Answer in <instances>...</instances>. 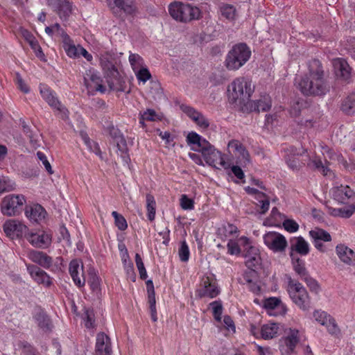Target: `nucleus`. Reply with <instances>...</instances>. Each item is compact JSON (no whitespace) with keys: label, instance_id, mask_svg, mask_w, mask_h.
Returning a JSON list of instances; mask_svg holds the SVG:
<instances>
[{"label":"nucleus","instance_id":"58","mask_svg":"<svg viewBox=\"0 0 355 355\" xmlns=\"http://www.w3.org/2000/svg\"><path fill=\"white\" fill-rule=\"evenodd\" d=\"M37 157L38 159H40L42 162V164L44 165V166L45 169L46 170V171L48 172V173L52 174L53 173V171L52 170L51 164L49 163V162L47 159L46 156L42 152L38 151L37 153Z\"/></svg>","mask_w":355,"mask_h":355},{"label":"nucleus","instance_id":"35","mask_svg":"<svg viewBox=\"0 0 355 355\" xmlns=\"http://www.w3.org/2000/svg\"><path fill=\"white\" fill-rule=\"evenodd\" d=\"M115 142L118 149V154L121 156L123 162L125 164H128L130 162V157L128 154V148L125 137H121V139L116 141Z\"/></svg>","mask_w":355,"mask_h":355},{"label":"nucleus","instance_id":"52","mask_svg":"<svg viewBox=\"0 0 355 355\" xmlns=\"http://www.w3.org/2000/svg\"><path fill=\"white\" fill-rule=\"evenodd\" d=\"M135 262L137 267L138 268L139 275L141 279H146L147 278V272L146 268L144 267V264L143 263L142 259L139 254H136L135 255Z\"/></svg>","mask_w":355,"mask_h":355},{"label":"nucleus","instance_id":"8","mask_svg":"<svg viewBox=\"0 0 355 355\" xmlns=\"http://www.w3.org/2000/svg\"><path fill=\"white\" fill-rule=\"evenodd\" d=\"M40 92L44 100L53 109L58 112L62 119L68 118L69 112L67 109L58 99L55 93L47 85H40Z\"/></svg>","mask_w":355,"mask_h":355},{"label":"nucleus","instance_id":"53","mask_svg":"<svg viewBox=\"0 0 355 355\" xmlns=\"http://www.w3.org/2000/svg\"><path fill=\"white\" fill-rule=\"evenodd\" d=\"M325 326L328 332L332 336H338L340 334V329L334 318H329V321Z\"/></svg>","mask_w":355,"mask_h":355},{"label":"nucleus","instance_id":"3","mask_svg":"<svg viewBox=\"0 0 355 355\" xmlns=\"http://www.w3.org/2000/svg\"><path fill=\"white\" fill-rule=\"evenodd\" d=\"M251 50L243 42L234 44L227 54L225 65L229 70L236 71L243 67L250 58Z\"/></svg>","mask_w":355,"mask_h":355},{"label":"nucleus","instance_id":"25","mask_svg":"<svg viewBox=\"0 0 355 355\" xmlns=\"http://www.w3.org/2000/svg\"><path fill=\"white\" fill-rule=\"evenodd\" d=\"M28 257L33 262L44 268H49L53 263V258L42 251L31 250L28 254Z\"/></svg>","mask_w":355,"mask_h":355},{"label":"nucleus","instance_id":"10","mask_svg":"<svg viewBox=\"0 0 355 355\" xmlns=\"http://www.w3.org/2000/svg\"><path fill=\"white\" fill-rule=\"evenodd\" d=\"M114 15L119 12H123L126 15L135 16L138 9L135 0H106Z\"/></svg>","mask_w":355,"mask_h":355},{"label":"nucleus","instance_id":"1","mask_svg":"<svg viewBox=\"0 0 355 355\" xmlns=\"http://www.w3.org/2000/svg\"><path fill=\"white\" fill-rule=\"evenodd\" d=\"M301 92L306 96L325 95L329 91V85L324 78L321 62L316 59L309 63V71L298 83Z\"/></svg>","mask_w":355,"mask_h":355},{"label":"nucleus","instance_id":"28","mask_svg":"<svg viewBox=\"0 0 355 355\" xmlns=\"http://www.w3.org/2000/svg\"><path fill=\"white\" fill-rule=\"evenodd\" d=\"M54 6L60 18L62 20H67L72 13V3L69 0H55Z\"/></svg>","mask_w":355,"mask_h":355},{"label":"nucleus","instance_id":"19","mask_svg":"<svg viewBox=\"0 0 355 355\" xmlns=\"http://www.w3.org/2000/svg\"><path fill=\"white\" fill-rule=\"evenodd\" d=\"M31 277L39 284L49 287L53 284L52 278L43 270L35 265L27 266Z\"/></svg>","mask_w":355,"mask_h":355},{"label":"nucleus","instance_id":"16","mask_svg":"<svg viewBox=\"0 0 355 355\" xmlns=\"http://www.w3.org/2000/svg\"><path fill=\"white\" fill-rule=\"evenodd\" d=\"M239 241L247 246L245 248L246 251L245 253V259L247 267L251 269L256 268L260 264L261 260L259 250L256 247L249 245L250 240L247 237L242 236L240 238Z\"/></svg>","mask_w":355,"mask_h":355},{"label":"nucleus","instance_id":"47","mask_svg":"<svg viewBox=\"0 0 355 355\" xmlns=\"http://www.w3.org/2000/svg\"><path fill=\"white\" fill-rule=\"evenodd\" d=\"M227 148L230 152L232 151L234 153H237L239 151L242 150L243 153L247 155V150L245 146L241 144V142L236 139H232L229 141Z\"/></svg>","mask_w":355,"mask_h":355},{"label":"nucleus","instance_id":"34","mask_svg":"<svg viewBox=\"0 0 355 355\" xmlns=\"http://www.w3.org/2000/svg\"><path fill=\"white\" fill-rule=\"evenodd\" d=\"M100 65L103 71L105 76L117 75V69L109 60L107 56H101L100 58Z\"/></svg>","mask_w":355,"mask_h":355},{"label":"nucleus","instance_id":"9","mask_svg":"<svg viewBox=\"0 0 355 355\" xmlns=\"http://www.w3.org/2000/svg\"><path fill=\"white\" fill-rule=\"evenodd\" d=\"M220 292L216 279L214 275H211L202 277L196 293L200 298L208 297L212 299L218 296Z\"/></svg>","mask_w":355,"mask_h":355},{"label":"nucleus","instance_id":"7","mask_svg":"<svg viewBox=\"0 0 355 355\" xmlns=\"http://www.w3.org/2000/svg\"><path fill=\"white\" fill-rule=\"evenodd\" d=\"M26 202L23 195L6 196L1 203V211L7 216L18 215L22 210V207Z\"/></svg>","mask_w":355,"mask_h":355},{"label":"nucleus","instance_id":"61","mask_svg":"<svg viewBox=\"0 0 355 355\" xmlns=\"http://www.w3.org/2000/svg\"><path fill=\"white\" fill-rule=\"evenodd\" d=\"M312 163L313 166L315 168L318 169L320 171H321L324 175H327L328 174V172L330 171L329 168L327 166H324L322 164L321 159H314L312 161Z\"/></svg>","mask_w":355,"mask_h":355},{"label":"nucleus","instance_id":"59","mask_svg":"<svg viewBox=\"0 0 355 355\" xmlns=\"http://www.w3.org/2000/svg\"><path fill=\"white\" fill-rule=\"evenodd\" d=\"M227 252L230 254H239L241 252L240 247L238 243L234 240H230L227 243Z\"/></svg>","mask_w":355,"mask_h":355},{"label":"nucleus","instance_id":"49","mask_svg":"<svg viewBox=\"0 0 355 355\" xmlns=\"http://www.w3.org/2000/svg\"><path fill=\"white\" fill-rule=\"evenodd\" d=\"M112 216L114 218V223L116 226L121 231L127 229L128 224L125 218L119 214L117 211H114L112 212Z\"/></svg>","mask_w":355,"mask_h":355},{"label":"nucleus","instance_id":"14","mask_svg":"<svg viewBox=\"0 0 355 355\" xmlns=\"http://www.w3.org/2000/svg\"><path fill=\"white\" fill-rule=\"evenodd\" d=\"M309 236L313 244L318 250L321 252H326L327 251L328 249L324 243L331 241V236L328 232L319 227H315L309 231Z\"/></svg>","mask_w":355,"mask_h":355},{"label":"nucleus","instance_id":"20","mask_svg":"<svg viewBox=\"0 0 355 355\" xmlns=\"http://www.w3.org/2000/svg\"><path fill=\"white\" fill-rule=\"evenodd\" d=\"M336 76L343 80L349 83L352 78V68L343 58H336L333 61Z\"/></svg>","mask_w":355,"mask_h":355},{"label":"nucleus","instance_id":"43","mask_svg":"<svg viewBox=\"0 0 355 355\" xmlns=\"http://www.w3.org/2000/svg\"><path fill=\"white\" fill-rule=\"evenodd\" d=\"M221 15L229 20H232L235 17L236 9L230 4H223L220 7Z\"/></svg>","mask_w":355,"mask_h":355},{"label":"nucleus","instance_id":"4","mask_svg":"<svg viewBox=\"0 0 355 355\" xmlns=\"http://www.w3.org/2000/svg\"><path fill=\"white\" fill-rule=\"evenodd\" d=\"M254 87L248 78L239 77L236 78L229 86L227 92L229 98L233 102L240 103L249 100L254 92Z\"/></svg>","mask_w":355,"mask_h":355},{"label":"nucleus","instance_id":"60","mask_svg":"<svg viewBox=\"0 0 355 355\" xmlns=\"http://www.w3.org/2000/svg\"><path fill=\"white\" fill-rule=\"evenodd\" d=\"M284 229L289 232H295L299 228L298 224L293 220L286 219L283 223Z\"/></svg>","mask_w":355,"mask_h":355},{"label":"nucleus","instance_id":"39","mask_svg":"<svg viewBox=\"0 0 355 355\" xmlns=\"http://www.w3.org/2000/svg\"><path fill=\"white\" fill-rule=\"evenodd\" d=\"M341 109L347 114H352L355 112V93L351 94L345 98L342 103Z\"/></svg>","mask_w":355,"mask_h":355},{"label":"nucleus","instance_id":"11","mask_svg":"<svg viewBox=\"0 0 355 355\" xmlns=\"http://www.w3.org/2000/svg\"><path fill=\"white\" fill-rule=\"evenodd\" d=\"M83 81L89 94L94 95L96 92L103 94L106 91L105 87L102 84V79L94 69L86 71Z\"/></svg>","mask_w":355,"mask_h":355},{"label":"nucleus","instance_id":"33","mask_svg":"<svg viewBox=\"0 0 355 355\" xmlns=\"http://www.w3.org/2000/svg\"><path fill=\"white\" fill-rule=\"evenodd\" d=\"M63 49H64L67 55L73 58L79 57L80 49L79 46H76L69 35H64V40L62 41Z\"/></svg>","mask_w":355,"mask_h":355},{"label":"nucleus","instance_id":"46","mask_svg":"<svg viewBox=\"0 0 355 355\" xmlns=\"http://www.w3.org/2000/svg\"><path fill=\"white\" fill-rule=\"evenodd\" d=\"M137 80L143 83L151 78V74L148 69L144 66L134 71Z\"/></svg>","mask_w":355,"mask_h":355},{"label":"nucleus","instance_id":"23","mask_svg":"<svg viewBox=\"0 0 355 355\" xmlns=\"http://www.w3.org/2000/svg\"><path fill=\"white\" fill-rule=\"evenodd\" d=\"M25 215L32 223H40L45 219L46 211L40 205L35 204L26 206Z\"/></svg>","mask_w":355,"mask_h":355},{"label":"nucleus","instance_id":"27","mask_svg":"<svg viewBox=\"0 0 355 355\" xmlns=\"http://www.w3.org/2000/svg\"><path fill=\"white\" fill-rule=\"evenodd\" d=\"M336 251L341 261L348 265H355V252L351 248L344 244H339Z\"/></svg>","mask_w":355,"mask_h":355},{"label":"nucleus","instance_id":"12","mask_svg":"<svg viewBox=\"0 0 355 355\" xmlns=\"http://www.w3.org/2000/svg\"><path fill=\"white\" fill-rule=\"evenodd\" d=\"M26 240L35 248L46 249L52 243V236L45 231L28 232Z\"/></svg>","mask_w":355,"mask_h":355},{"label":"nucleus","instance_id":"18","mask_svg":"<svg viewBox=\"0 0 355 355\" xmlns=\"http://www.w3.org/2000/svg\"><path fill=\"white\" fill-rule=\"evenodd\" d=\"M35 322L37 327L44 332H50L53 327L52 321L47 313L42 309L35 310L33 315Z\"/></svg>","mask_w":355,"mask_h":355},{"label":"nucleus","instance_id":"29","mask_svg":"<svg viewBox=\"0 0 355 355\" xmlns=\"http://www.w3.org/2000/svg\"><path fill=\"white\" fill-rule=\"evenodd\" d=\"M146 287L151 319L153 322H156L157 320V316L156 310L155 293L153 283L151 279H149L146 282Z\"/></svg>","mask_w":355,"mask_h":355},{"label":"nucleus","instance_id":"30","mask_svg":"<svg viewBox=\"0 0 355 355\" xmlns=\"http://www.w3.org/2000/svg\"><path fill=\"white\" fill-rule=\"evenodd\" d=\"M272 106V101L269 95L264 94L261 96L259 100L250 103L251 110L257 112H267Z\"/></svg>","mask_w":355,"mask_h":355},{"label":"nucleus","instance_id":"36","mask_svg":"<svg viewBox=\"0 0 355 355\" xmlns=\"http://www.w3.org/2000/svg\"><path fill=\"white\" fill-rule=\"evenodd\" d=\"M279 324L269 323L262 326L261 329V336L264 339H271L278 334Z\"/></svg>","mask_w":355,"mask_h":355},{"label":"nucleus","instance_id":"32","mask_svg":"<svg viewBox=\"0 0 355 355\" xmlns=\"http://www.w3.org/2000/svg\"><path fill=\"white\" fill-rule=\"evenodd\" d=\"M109 87L112 91L124 92L125 83L117 71V75L108 76L106 77Z\"/></svg>","mask_w":355,"mask_h":355},{"label":"nucleus","instance_id":"15","mask_svg":"<svg viewBox=\"0 0 355 355\" xmlns=\"http://www.w3.org/2000/svg\"><path fill=\"white\" fill-rule=\"evenodd\" d=\"M299 331L290 329L286 336L280 340L279 349L282 355H290L299 343Z\"/></svg>","mask_w":355,"mask_h":355},{"label":"nucleus","instance_id":"22","mask_svg":"<svg viewBox=\"0 0 355 355\" xmlns=\"http://www.w3.org/2000/svg\"><path fill=\"white\" fill-rule=\"evenodd\" d=\"M182 110L192 119L200 128L206 129L209 125V120L193 107L182 105Z\"/></svg>","mask_w":355,"mask_h":355},{"label":"nucleus","instance_id":"5","mask_svg":"<svg viewBox=\"0 0 355 355\" xmlns=\"http://www.w3.org/2000/svg\"><path fill=\"white\" fill-rule=\"evenodd\" d=\"M168 12L173 19L185 23L198 19L201 15L198 7L178 1L173 2L168 6Z\"/></svg>","mask_w":355,"mask_h":355},{"label":"nucleus","instance_id":"37","mask_svg":"<svg viewBox=\"0 0 355 355\" xmlns=\"http://www.w3.org/2000/svg\"><path fill=\"white\" fill-rule=\"evenodd\" d=\"M291 248L303 256L308 254L309 252V245L302 236L295 239V243H292Z\"/></svg>","mask_w":355,"mask_h":355},{"label":"nucleus","instance_id":"50","mask_svg":"<svg viewBox=\"0 0 355 355\" xmlns=\"http://www.w3.org/2000/svg\"><path fill=\"white\" fill-rule=\"evenodd\" d=\"M15 189V184L6 177L0 176V193L10 191Z\"/></svg>","mask_w":355,"mask_h":355},{"label":"nucleus","instance_id":"6","mask_svg":"<svg viewBox=\"0 0 355 355\" xmlns=\"http://www.w3.org/2000/svg\"><path fill=\"white\" fill-rule=\"evenodd\" d=\"M287 291L292 301L302 310L310 308V298L306 288L298 282L290 279Z\"/></svg>","mask_w":355,"mask_h":355},{"label":"nucleus","instance_id":"2","mask_svg":"<svg viewBox=\"0 0 355 355\" xmlns=\"http://www.w3.org/2000/svg\"><path fill=\"white\" fill-rule=\"evenodd\" d=\"M186 141L192 150L201 153L208 165L216 168L228 169L230 167V164L225 160L224 155L198 133L189 132Z\"/></svg>","mask_w":355,"mask_h":355},{"label":"nucleus","instance_id":"40","mask_svg":"<svg viewBox=\"0 0 355 355\" xmlns=\"http://www.w3.org/2000/svg\"><path fill=\"white\" fill-rule=\"evenodd\" d=\"M291 256L292 257V261L294 270L298 275H300L301 279H302L308 274L307 270L305 268L304 261L300 259V258H295L293 254H291Z\"/></svg>","mask_w":355,"mask_h":355},{"label":"nucleus","instance_id":"51","mask_svg":"<svg viewBox=\"0 0 355 355\" xmlns=\"http://www.w3.org/2000/svg\"><path fill=\"white\" fill-rule=\"evenodd\" d=\"M179 257L181 261L187 262L189 259L190 252L189 246L185 241L181 242L178 250Z\"/></svg>","mask_w":355,"mask_h":355},{"label":"nucleus","instance_id":"55","mask_svg":"<svg viewBox=\"0 0 355 355\" xmlns=\"http://www.w3.org/2000/svg\"><path fill=\"white\" fill-rule=\"evenodd\" d=\"M180 206L184 210H191L194 208V202L185 194L181 196Z\"/></svg>","mask_w":355,"mask_h":355},{"label":"nucleus","instance_id":"21","mask_svg":"<svg viewBox=\"0 0 355 355\" xmlns=\"http://www.w3.org/2000/svg\"><path fill=\"white\" fill-rule=\"evenodd\" d=\"M69 274L74 282L78 286L82 287L85 284V279L83 276V266L80 264V261L73 259L72 260L69 266Z\"/></svg>","mask_w":355,"mask_h":355},{"label":"nucleus","instance_id":"45","mask_svg":"<svg viewBox=\"0 0 355 355\" xmlns=\"http://www.w3.org/2000/svg\"><path fill=\"white\" fill-rule=\"evenodd\" d=\"M209 306L212 309L213 315L214 319L217 321H220L221 315L223 313V304L220 300H216L209 304Z\"/></svg>","mask_w":355,"mask_h":355},{"label":"nucleus","instance_id":"62","mask_svg":"<svg viewBox=\"0 0 355 355\" xmlns=\"http://www.w3.org/2000/svg\"><path fill=\"white\" fill-rule=\"evenodd\" d=\"M107 130L109 135L114 139V141L119 140L121 139V137H124L121 131L113 125L108 127Z\"/></svg>","mask_w":355,"mask_h":355},{"label":"nucleus","instance_id":"48","mask_svg":"<svg viewBox=\"0 0 355 355\" xmlns=\"http://www.w3.org/2000/svg\"><path fill=\"white\" fill-rule=\"evenodd\" d=\"M227 148L230 152L232 151L234 153H237L239 151L242 150L243 153L247 155V150L245 146L241 144V142L236 139H232L229 141Z\"/></svg>","mask_w":355,"mask_h":355},{"label":"nucleus","instance_id":"64","mask_svg":"<svg viewBox=\"0 0 355 355\" xmlns=\"http://www.w3.org/2000/svg\"><path fill=\"white\" fill-rule=\"evenodd\" d=\"M340 209V217L342 218H349L353 213L355 211V206L350 205L348 207H343Z\"/></svg>","mask_w":355,"mask_h":355},{"label":"nucleus","instance_id":"57","mask_svg":"<svg viewBox=\"0 0 355 355\" xmlns=\"http://www.w3.org/2000/svg\"><path fill=\"white\" fill-rule=\"evenodd\" d=\"M313 316L316 321L324 326H325V324L328 322L329 318H331V317L326 312L320 311H315Z\"/></svg>","mask_w":355,"mask_h":355},{"label":"nucleus","instance_id":"44","mask_svg":"<svg viewBox=\"0 0 355 355\" xmlns=\"http://www.w3.org/2000/svg\"><path fill=\"white\" fill-rule=\"evenodd\" d=\"M88 284L94 293H98L101 291V281L98 275L93 272L89 273Z\"/></svg>","mask_w":355,"mask_h":355},{"label":"nucleus","instance_id":"24","mask_svg":"<svg viewBox=\"0 0 355 355\" xmlns=\"http://www.w3.org/2000/svg\"><path fill=\"white\" fill-rule=\"evenodd\" d=\"M96 355H111L112 348L110 338L104 333H98L96 341Z\"/></svg>","mask_w":355,"mask_h":355},{"label":"nucleus","instance_id":"54","mask_svg":"<svg viewBox=\"0 0 355 355\" xmlns=\"http://www.w3.org/2000/svg\"><path fill=\"white\" fill-rule=\"evenodd\" d=\"M139 116H141L143 119L148 121H155L159 119L158 115L153 109H147L144 112H140Z\"/></svg>","mask_w":355,"mask_h":355},{"label":"nucleus","instance_id":"17","mask_svg":"<svg viewBox=\"0 0 355 355\" xmlns=\"http://www.w3.org/2000/svg\"><path fill=\"white\" fill-rule=\"evenodd\" d=\"M3 230L10 237L14 238L16 236L19 238L24 236L26 238L28 228L19 220H10L6 221L3 225Z\"/></svg>","mask_w":355,"mask_h":355},{"label":"nucleus","instance_id":"38","mask_svg":"<svg viewBox=\"0 0 355 355\" xmlns=\"http://www.w3.org/2000/svg\"><path fill=\"white\" fill-rule=\"evenodd\" d=\"M82 319L83 320L85 327L87 329L95 327V315L94 310L91 308L84 307L83 309Z\"/></svg>","mask_w":355,"mask_h":355},{"label":"nucleus","instance_id":"26","mask_svg":"<svg viewBox=\"0 0 355 355\" xmlns=\"http://www.w3.org/2000/svg\"><path fill=\"white\" fill-rule=\"evenodd\" d=\"M334 200L342 204H347L349 199L354 197V191L348 187L340 185L334 187L332 190Z\"/></svg>","mask_w":355,"mask_h":355},{"label":"nucleus","instance_id":"13","mask_svg":"<svg viewBox=\"0 0 355 355\" xmlns=\"http://www.w3.org/2000/svg\"><path fill=\"white\" fill-rule=\"evenodd\" d=\"M263 241L270 250L275 252H283L287 246L286 238L275 232H269L264 234Z\"/></svg>","mask_w":355,"mask_h":355},{"label":"nucleus","instance_id":"56","mask_svg":"<svg viewBox=\"0 0 355 355\" xmlns=\"http://www.w3.org/2000/svg\"><path fill=\"white\" fill-rule=\"evenodd\" d=\"M280 302V300L277 297H269L264 300L263 306L268 310H272L279 306Z\"/></svg>","mask_w":355,"mask_h":355},{"label":"nucleus","instance_id":"63","mask_svg":"<svg viewBox=\"0 0 355 355\" xmlns=\"http://www.w3.org/2000/svg\"><path fill=\"white\" fill-rule=\"evenodd\" d=\"M59 231L60 234L59 239L65 241L68 245H71L70 234L67 229L64 226H61Z\"/></svg>","mask_w":355,"mask_h":355},{"label":"nucleus","instance_id":"42","mask_svg":"<svg viewBox=\"0 0 355 355\" xmlns=\"http://www.w3.org/2000/svg\"><path fill=\"white\" fill-rule=\"evenodd\" d=\"M128 60L133 71L144 66V59L137 53L130 52Z\"/></svg>","mask_w":355,"mask_h":355},{"label":"nucleus","instance_id":"31","mask_svg":"<svg viewBox=\"0 0 355 355\" xmlns=\"http://www.w3.org/2000/svg\"><path fill=\"white\" fill-rule=\"evenodd\" d=\"M23 36L34 51L35 55L41 60H44L45 55L35 37L27 31L23 33Z\"/></svg>","mask_w":355,"mask_h":355},{"label":"nucleus","instance_id":"41","mask_svg":"<svg viewBox=\"0 0 355 355\" xmlns=\"http://www.w3.org/2000/svg\"><path fill=\"white\" fill-rule=\"evenodd\" d=\"M156 202L154 197L150 194L146 195L147 216L149 220L153 221L155 217Z\"/></svg>","mask_w":355,"mask_h":355}]
</instances>
